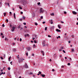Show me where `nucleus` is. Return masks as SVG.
I'll use <instances>...</instances> for the list:
<instances>
[{
	"label": "nucleus",
	"mask_w": 78,
	"mask_h": 78,
	"mask_svg": "<svg viewBox=\"0 0 78 78\" xmlns=\"http://www.w3.org/2000/svg\"><path fill=\"white\" fill-rule=\"evenodd\" d=\"M40 11L41 13H43L45 11V10H43V9L41 8L40 9Z\"/></svg>",
	"instance_id": "obj_1"
},
{
	"label": "nucleus",
	"mask_w": 78,
	"mask_h": 78,
	"mask_svg": "<svg viewBox=\"0 0 78 78\" xmlns=\"http://www.w3.org/2000/svg\"><path fill=\"white\" fill-rule=\"evenodd\" d=\"M23 60H24V59H23V58H21L19 60V62H23Z\"/></svg>",
	"instance_id": "obj_2"
},
{
	"label": "nucleus",
	"mask_w": 78,
	"mask_h": 78,
	"mask_svg": "<svg viewBox=\"0 0 78 78\" xmlns=\"http://www.w3.org/2000/svg\"><path fill=\"white\" fill-rule=\"evenodd\" d=\"M54 58V59H56L57 58H58V56H57V55L56 54H55L54 55H53Z\"/></svg>",
	"instance_id": "obj_3"
},
{
	"label": "nucleus",
	"mask_w": 78,
	"mask_h": 78,
	"mask_svg": "<svg viewBox=\"0 0 78 78\" xmlns=\"http://www.w3.org/2000/svg\"><path fill=\"white\" fill-rule=\"evenodd\" d=\"M16 28V27H13L12 28L11 30L12 31H14V30H15V29Z\"/></svg>",
	"instance_id": "obj_4"
},
{
	"label": "nucleus",
	"mask_w": 78,
	"mask_h": 78,
	"mask_svg": "<svg viewBox=\"0 0 78 78\" xmlns=\"http://www.w3.org/2000/svg\"><path fill=\"white\" fill-rule=\"evenodd\" d=\"M43 46V47H45V41H43V42L42 43Z\"/></svg>",
	"instance_id": "obj_5"
},
{
	"label": "nucleus",
	"mask_w": 78,
	"mask_h": 78,
	"mask_svg": "<svg viewBox=\"0 0 78 78\" xmlns=\"http://www.w3.org/2000/svg\"><path fill=\"white\" fill-rule=\"evenodd\" d=\"M72 13L73 14H77V13H76V12L75 11H73L72 12Z\"/></svg>",
	"instance_id": "obj_6"
},
{
	"label": "nucleus",
	"mask_w": 78,
	"mask_h": 78,
	"mask_svg": "<svg viewBox=\"0 0 78 78\" xmlns=\"http://www.w3.org/2000/svg\"><path fill=\"white\" fill-rule=\"evenodd\" d=\"M25 66V67H26V68H28V65L27 64V63H26Z\"/></svg>",
	"instance_id": "obj_7"
},
{
	"label": "nucleus",
	"mask_w": 78,
	"mask_h": 78,
	"mask_svg": "<svg viewBox=\"0 0 78 78\" xmlns=\"http://www.w3.org/2000/svg\"><path fill=\"white\" fill-rule=\"evenodd\" d=\"M41 53H42L43 56H44V51H41Z\"/></svg>",
	"instance_id": "obj_8"
},
{
	"label": "nucleus",
	"mask_w": 78,
	"mask_h": 78,
	"mask_svg": "<svg viewBox=\"0 0 78 78\" xmlns=\"http://www.w3.org/2000/svg\"><path fill=\"white\" fill-rule=\"evenodd\" d=\"M56 31L57 32H61V30L58 29H56Z\"/></svg>",
	"instance_id": "obj_9"
},
{
	"label": "nucleus",
	"mask_w": 78,
	"mask_h": 78,
	"mask_svg": "<svg viewBox=\"0 0 78 78\" xmlns=\"http://www.w3.org/2000/svg\"><path fill=\"white\" fill-rule=\"evenodd\" d=\"M27 50H28V51H29V50H31V48L30 47H28V48H27Z\"/></svg>",
	"instance_id": "obj_10"
},
{
	"label": "nucleus",
	"mask_w": 78,
	"mask_h": 78,
	"mask_svg": "<svg viewBox=\"0 0 78 78\" xmlns=\"http://www.w3.org/2000/svg\"><path fill=\"white\" fill-rule=\"evenodd\" d=\"M51 24H53V21L52 20H51Z\"/></svg>",
	"instance_id": "obj_11"
},
{
	"label": "nucleus",
	"mask_w": 78,
	"mask_h": 78,
	"mask_svg": "<svg viewBox=\"0 0 78 78\" xmlns=\"http://www.w3.org/2000/svg\"><path fill=\"white\" fill-rule=\"evenodd\" d=\"M13 16H14V19H16V13H14Z\"/></svg>",
	"instance_id": "obj_12"
},
{
	"label": "nucleus",
	"mask_w": 78,
	"mask_h": 78,
	"mask_svg": "<svg viewBox=\"0 0 78 78\" xmlns=\"http://www.w3.org/2000/svg\"><path fill=\"white\" fill-rule=\"evenodd\" d=\"M41 75L42 76V77H45V76L44 74H41Z\"/></svg>",
	"instance_id": "obj_13"
},
{
	"label": "nucleus",
	"mask_w": 78,
	"mask_h": 78,
	"mask_svg": "<svg viewBox=\"0 0 78 78\" xmlns=\"http://www.w3.org/2000/svg\"><path fill=\"white\" fill-rule=\"evenodd\" d=\"M34 36H35V37L36 38H37L38 37V36L37 35H35Z\"/></svg>",
	"instance_id": "obj_14"
},
{
	"label": "nucleus",
	"mask_w": 78,
	"mask_h": 78,
	"mask_svg": "<svg viewBox=\"0 0 78 78\" xmlns=\"http://www.w3.org/2000/svg\"><path fill=\"white\" fill-rule=\"evenodd\" d=\"M22 4L23 5L25 4V1H23L22 2Z\"/></svg>",
	"instance_id": "obj_15"
},
{
	"label": "nucleus",
	"mask_w": 78,
	"mask_h": 78,
	"mask_svg": "<svg viewBox=\"0 0 78 78\" xmlns=\"http://www.w3.org/2000/svg\"><path fill=\"white\" fill-rule=\"evenodd\" d=\"M13 51L14 52H16V49H13Z\"/></svg>",
	"instance_id": "obj_16"
},
{
	"label": "nucleus",
	"mask_w": 78,
	"mask_h": 78,
	"mask_svg": "<svg viewBox=\"0 0 78 78\" xmlns=\"http://www.w3.org/2000/svg\"><path fill=\"white\" fill-rule=\"evenodd\" d=\"M51 29H54L55 28V27L54 26L52 27L51 28H50Z\"/></svg>",
	"instance_id": "obj_17"
},
{
	"label": "nucleus",
	"mask_w": 78,
	"mask_h": 78,
	"mask_svg": "<svg viewBox=\"0 0 78 78\" xmlns=\"http://www.w3.org/2000/svg\"><path fill=\"white\" fill-rule=\"evenodd\" d=\"M58 28H59V29H61V26L58 25Z\"/></svg>",
	"instance_id": "obj_18"
},
{
	"label": "nucleus",
	"mask_w": 78,
	"mask_h": 78,
	"mask_svg": "<svg viewBox=\"0 0 78 78\" xmlns=\"http://www.w3.org/2000/svg\"><path fill=\"white\" fill-rule=\"evenodd\" d=\"M47 27H45V28L44 30H45L46 31H47Z\"/></svg>",
	"instance_id": "obj_19"
},
{
	"label": "nucleus",
	"mask_w": 78,
	"mask_h": 78,
	"mask_svg": "<svg viewBox=\"0 0 78 78\" xmlns=\"http://www.w3.org/2000/svg\"><path fill=\"white\" fill-rule=\"evenodd\" d=\"M72 52H74V49H72Z\"/></svg>",
	"instance_id": "obj_20"
},
{
	"label": "nucleus",
	"mask_w": 78,
	"mask_h": 78,
	"mask_svg": "<svg viewBox=\"0 0 78 78\" xmlns=\"http://www.w3.org/2000/svg\"><path fill=\"white\" fill-rule=\"evenodd\" d=\"M38 73L40 74L41 75V73H41V71H39L38 72Z\"/></svg>",
	"instance_id": "obj_21"
},
{
	"label": "nucleus",
	"mask_w": 78,
	"mask_h": 78,
	"mask_svg": "<svg viewBox=\"0 0 78 78\" xmlns=\"http://www.w3.org/2000/svg\"><path fill=\"white\" fill-rule=\"evenodd\" d=\"M58 38H61V37L58 36V37H57V39H58Z\"/></svg>",
	"instance_id": "obj_22"
},
{
	"label": "nucleus",
	"mask_w": 78,
	"mask_h": 78,
	"mask_svg": "<svg viewBox=\"0 0 78 78\" xmlns=\"http://www.w3.org/2000/svg\"><path fill=\"white\" fill-rule=\"evenodd\" d=\"M4 16H6V13L4 12Z\"/></svg>",
	"instance_id": "obj_23"
},
{
	"label": "nucleus",
	"mask_w": 78,
	"mask_h": 78,
	"mask_svg": "<svg viewBox=\"0 0 78 78\" xmlns=\"http://www.w3.org/2000/svg\"><path fill=\"white\" fill-rule=\"evenodd\" d=\"M8 70H9L11 69V68H10V67H8Z\"/></svg>",
	"instance_id": "obj_24"
},
{
	"label": "nucleus",
	"mask_w": 78,
	"mask_h": 78,
	"mask_svg": "<svg viewBox=\"0 0 78 78\" xmlns=\"http://www.w3.org/2000/svg\"><path fill=\"white\" fill-rule=\"evenodd\" d=\"M19 8L20 9H22V8L20 6L19 7Z\"/></svg>",
	"instance_id": "obj_25"
},
{
	"label": "nucleus",
	"mask_w": 78,
	"mask_h": 78,
	"mask_svg": "<svg viewBox=\"0 0 78 78\" xmlns=\"http://www.w3.org/2000/svg\"><path fill=\"white\" fill-rule=\"evenodd\" d=\"M34 43H37V41L36 40H34Z\"/></svg>",
	"instance_id": "obj_26"
},
{
	"label": "nucleus",
	"mask_w": 78,
	"mask_h": 78,
	"mask_svg": "<svg viewBox=\"0 0 78 78\" xmlns=\"http://www.w3.org/2000/svg\"><path fill=\"white\" fill-rule=\"evenodd\" d=\"M61 49L62 50V49H64V48H63V47H61Z\"/></svg>",
	"instance_id": "obj_27"
},
{
	"label": "nucleus",
	"mask_w": 78,
	"mask_h": 78,
	"mask_svg": "<svg viewBox=\"0 0 78 78\" xmlns=\"http://www.w3.org/2000/svg\"><path fill=\"white\" fill-rule=\"evenodd\" d=\"M22 18L23 19H25V16H23Z\"/></svg>",
	"instance_id": "obj_28"
},
{
	"label": "nucleus",
	"mask_w": 78,
	"mask_h": 78,
	"mask_svg": "<svg viewBox=\"0 0 78 78\" xmlns=\"http://www.w3.org/2000/svg\"><path fill=\"white\" fill-rule=\"evenodd\" d=\"M10 27H11V28H12V25H11V24L9 25Z\"/></svg>",
	"instance_id": "obj_29"
},
{
	"label": "nucleus",
	"mask_w": 78,
	"mask_h": 78,
	"mask_svg": "<svg viewBox=\"0 0 78 78\" xmlns=\"http://www.w3.org/2000/svg\"><path fill=\"white\" fill-rule=\"evenodd\" d=\"M63 53H66V51H64V50H63Z\"/></svg>",
	"instance_id": "obj_30"
},
{
	"label": "nucleus",
	"mask_w": 78,
	"mask_h": 78,
	"mask_svg": "<svg viewBox=\"0 0 78 78\" xmlns=\"http://www.w3.org/2000/svg\"><path fill=\"white\" fill-rule=\"evenodd\" d=\"M1 58V59H3V57H0Z\"/></svg>",
	"instance_id": "obj_31"
},
{
	"label": "nucleus",
	"mask_w": 78,
	"mask_h": 78,
	"mask_svg": "<svg viewBox=\"0 0 78 78\" xmlns=\"http://www.w3.org/2000/svg\"><path fill=\"white\" fill-rule=\"evenodd\" d=\"M7 5H8V6H9V3H7Z\"/></svg>",
	"instance_id": "obj_32"
},
{
	"label": "nucleus",
	"mask_w": 78,
	"mask_h": 78,
	"mask_svg": "<svg viewBox=\"0 0 78 78\" xmlns=\"http://www.w3.org/2000/svg\"><path fill=\"white\" fill-rule=\"evenodd\" d=\"M67 65H68V66H70V63H68Z\"/></svg>",
	"instance_id": "obj_33"
},
{
	"label": "nucleus",
	"mask_w": 78,
	"mask_h": 78,
	"mask_svg": "<svg viewBox=\"0 0 78 78\" xmlns=\"http://www.w3.org/2000/svg\"><path fill=\"white\" fill-rule=\"evenodd\" d=\"M51 15L52 16H54V13H52V14H51Z\"/></svg>",
	"instance_id": "obj_34"
},
{
	"label": "nucleus",
	"mask_w": 78,
	"mask_h": 78,
	"mask_svg": "<svg viewBox=\"0 0 78 78\" xmlns=\"http://www.w3.org/2000/svg\"><path fill=\"white\" fill-rule=\"evenodd\" d=\"M12 62H10V64H11V65H12Z\"/></svg>",
	"instance_id": "obj_35"
},
{
	"label": "nucleus",
	"mask_w": 78,
	"mask_h": 78,
	"mask_svg": "<svg viewBox=\"0 0 78 78\" xmlns=\"http://www.w3.org/2000/svg\"><path fill=\"white\" fill-rule=\"evenodd\" d=\"M35 25H37V23H35Z\"/></svg>",
	"instance_id": "obj_36"
},
{
	"label": "nucleus",
	"mask_w": 78,
	"mask_h": 78,
	"mask_svg": "<svg viewBox=\"0 0 78 78\" xmlns=\"http://www.w3.org/2000/svg\"><path fill=\"white\" fill-rule=\"evenodd\" d=\"M48 37H51V36H50V35H48Z\"/></svg>",
	"instance_id": "obj_37"
},
{
	"label": "nucleus",
	"mask_w": 78,
	"mask_h": 78,
	"mask_svg": "<svg viewBox=\"0 0 78 78\" xmlns=\"http://www.w3.org/2000/svg\"><path fill=\"white\" fill-rule=\"evenodd\" d=\"M6 21L7 22H8V19H6Z\"/></svg>",
	"instance_id": "obj_38"
},
{
	"label": "nucleus",
	"mask_w": 78,
	"mask_h": 78,
	"mask_svg": "<svg viewBox=\"0 0 78 78\" xmlns=\"http://www.w3.org/2000/svg\"><path fill=\"white\" fill-rule=\"evenodd\" d=\"M43 16H42L41 17V19H43Z\"/></svg>",
	"instance_id": "obj_39"
},
{
	"label": "nucleus",
	"mask_w": 78,
	"mask_h": 78,
	"mask_svg": "<svg viewBox=\"0 0 78 78\" xmlns=\"http://www.w3.org/2000/svg\"><path fill=\"white\" fill-rule=\"evenodd\" d=\"M26 36H29V34H27Z\"/></svg>",
	"instance_id": "obj_40"
},
{
	"label": "nucleus",
	"mask_w": 78,
	"mask_h": 78,
	"mask_svg": "<svg viewBox=\"0 0 78 78\" xmlns=\"http://www.w3.org/2000/svg\"><path fill=\"white\" fill-rule=\"evenodd\" d=\"M26 54L27 56H28V52H26Z\"/></svg>",
	"instance_id": "obj_41"
},
{
	"label": "nucleus",
	"mask_w": 78,
	"mask_h": 78,
	"mask_svg": "<svg viewBox=\"0 0 78 78\" xmlns=\"http://www.w3.org/2000/svg\"><path fill=\"white\" fill-rule=\"evenodd\" d=\"M61 23H64V22L62 21H61Z\"/></svg>",
	"instance_id": "obj_42"
},
{
	"label": "nucleus",
	"mask_w": 78,
	"mask_h": 78,
	"mask_svg": "<svg viewBox=\"0 0 78 78\" xmlns=\"http://www.w3.org/2000/svg\"><path fill=\"white\" fill-rule=\"evenodd\" d=\"M2 73H0V76H1V75H2Z\"/></svg>",
	"instance_id": "obj_43"
},
{
	"label": "nucleus",
	"mask_w": 78,
	"mask_h": 78,
	"mask_svg": "<svg viewBox=\"0 0 78 78\" xmlns=\"http://www.w3.org/2000/svg\"><path fill=\"white\" fill-rule=\"evenodd\" d=\"M9 14H11V15H12V12H10Z\"/></svg>",
	"instance_id": "obj_44"
},
{
	"label": "nucleus",
	"mask_w": 78,
	"mask_h": 78,
	"mask_svg": "<svg viewBox=\"0 0 78 78\" xmlns=\"http://www.w3.org/2000/svg\"><path fill=\"white\" fill-rule=\"evenodd\" d=\"M20 42H21V41H22V39L21 38H20Z\"/></svg>",
	"instance_id": "obj_45"
},
{
	"label": "nucleus",
	"mask_w": 78,
	"mask_h": 78,
	"mask_svg": "<svg viewBox=\"0 0 78 78\" xmlns=\"http://www.w3.org/2000/svg\"><path fill=\"white\" fill-rule=\"evenodd\" d=\"M2 27H5V25H4V24H3L2 25Z\"/></svg>",
	"instance_id": "obj_46"
},
{
	"label": "nucleus",
	"mask_w": 78,
	"mask_h": 78,
	"mask_svg": "<svg viewBox=\"0 0 78 78\" xmlns=\"http://www.w3.org/2000/svg\"><path fill=\"white\" fill-rule=\"evenodd\" d=\"M11 58V57H10L9 58V59H10Z\"/></svg>",
	"instance_id": "obj_47"
},
{
	"label": "nucleus",
	"mask_w": 78,
	"mask_h": 78,
	"mask_svg": "<svg viewBox=\"0 0 78 78\" xmlns=\"http://www.w3.org/2000/svg\"><path fill=\"white\" fill-rule=\"evenodd\" d=\"M72 37L73 38H74V35H73L72 36Z\"/></svg>",
	"instance_id": "obj_48"
},
{
	"label": "nucleus",
	"mask_w": 78,
	"mask_h": 78,
	"mask_svg": "<svg viewBox=\"0 0 78 78\" xmlns=\"http://www.w3.org/2000/svg\"><path fill=\"white\" fill-rule=\"evenodd\" d=\"M64 14H67V12H64Z\"/></svg>",
	"instance_id": "obj_49"
},
{
	"label": "nucleus",
	"mask_w": 78,
	"mask_h": 78,
	"mask_svg": "<svg viewBox=\"0 0 78 78\" xmlns=\"http://www.w3.org/2000/svg\"><path fill=\"white\" fill-rule=\"evenodd\" d=\"M20 14H23V12H20Z\"/></svg>",
	"instance_id": "obj_50"
},
{
	"label": "nucleus",
	"mask_w": 78,
	"mask_h": 78,
	"mask_svg": "<svg viewBox=\"0 0 78 78\" xmlns=\"http://www.w3.org/2000/svg\"><path fill=\"white\" fill-rule=\"evenodd\" d=\"M52 71H53V72H54L55 71V69H52Z\"/></svg>",
	"instance_id": "obj_51"
},
{
	"label": "nucleus",
	"mask_w": 78,
	"mask_h": 78,
	"mask_svg": "<svg viewBox=\"0 0 78 78\" xmlns=\"http://www.w3.org/2000/svg\"><path fill=\"white\" fill-rule=\"evenodd\" d=\"M23 24H24V25H26V23H23Z\"/></svg>",
	"instance_id": "obj_52"
},
{
	"label": "nucleus",
	"mask_w": 78,
	"mask_h": 78,
	"mask_svg": "<svg viewBox=\"0 0 78 78\" xmlns=\"http://www.w3.org/2000/svg\"><path fill=\"white\" fill-rule=\"evenodd\" d=\"M45 23V21H44V22H43V23L44 24V23Z\"/></svg>",
	"instance_id": "obj_53"
},
{
	"label": "nucleus",
	"mask_w": 78,
	"mask_h": 78,
	"mask_svg": "<svg viewBox=\"0 0 78 78\" xmlns=\"http://www.w3.org/2000/svg\"><path fill=\"white\" fill-rule=\"evenodd\" d=\"M24 36L25 37H27V35H25Z\"/></svg>",
	"instance_id": "obj_54"
},
{
	"label": "nucleus",
	"mask_w": 78,
	"mask_h": 78,
	"mask_svg": "<svg viewBox=\"0 0 78 78\" xmlns=\"http://www.w3.org/2000/svg\"><path fill=\"white\" fill-rule=\"evenodd\" d=\"M12 45H15V43H13Z\"/></svg>",
	"instance_id": "obj_55"
},
{
	"label": "nucleus",
	"mask_w": 78,
	"mask_h": 78,
	"mask_svg": "<svg viewBox=\"0 0 78 78\" xmlns=\"http://www.w3.org/2000/svg\"><path fill=\"white\" fill-rule=\"evenodd\" d=\"M62 51V49H61L59 50V51Z\"/></svg>",
	"instance_id": "obj_56"
},
{
	"label": "nucleus",
	"mask_w": 78,
	"mask_h": 78,
	"mask_svg": "<svg viewBox=\"0 0 78 78\" xmlns=\"http://www.w3.org/2000/svg\"><path fill=\"white\" fill-rule=\"evenodd\" d=\"M4 58H5V54H4Z\"/></svg>",
	"instance_id": "obj_57"
},
{
	"label": "nucleus",
	"mask_w": 78,
	"mask_h": 78,
	"mask_svg": "<svg viewBox=\"0 0 78 78\" xmlns=\"http://www.w3.org/2000/svg\"><path fill=\"white\" fill-rule=\"evenodd\" d=\"M30 75L33 74V73H30Z\"/></svg>",
	"instance_id": "obj_58"
},
{
	"label": "nucleus",
	"mask_w": 78,
	"mask_h": 78,
	"mask_svg": "<svg viewBox=\"0 0 78 78\" xmlns=\"http://www.w3.org/2000/svg\"><path fill=\"white\" fill-rule=\"evenodd\" d=\"M34 39H35V38H34V37H33V38H32L33 40H34Z\"/></svg>",
	"instance_id": "obj_59"
},
{
	"label": "nucleus",
	"mask_w": 78,
	"mask_h": 78,
	"mask_svg": "<svg viewBox=\"0 0 78 78\" xmlns=\"http://www.w3.org/2000/svg\"><path fill=\"white\" fill-rule=\"evenodd\" d=\"M64 67V66H61V67H62V68H63Z\"/></svg>",
	"instance_id": "obj_60"
},
{
	"label": "nucleus",
	"mask_w": 78,
	"mask_h": 78,
	"mask_svg": "<svg viewBox=\"0 0 78 78\" xmlns=\"http://www.w3.org/2000/svg\"><path fill=\"white\" fill-rule=\"evenodd\" d=\"M38 5H40L41 4V3L40 2H39L38 4Z\"/></svg>",
	"instance_id": "obj_61"
},
{
	"label": "nucleus",
	"mask_w": 78,
	"mask_h": 78,
	"mask_svg": "<svg viewBox=\"0 0 78 78\" xmlns=\"http://www.w3.org/2000/svg\"><path fill=\"white\" fill-rule=\"evenodd\" d=\"M34 54H33L32 55V56H34Z\"/></svg>",
	"instance_id": "obj_62"
},
{
	"label": "nucleus",
	"mask_w": 78,
	"mask_h": 78,
	"mask_svg": "<svg viewBox=\"0 0 78 78\" xmlns=\"http://www.w3.org/2000/svg\"><path fill=\"white\" fill-rule=\"evenodd\" d=\"M34 47H36L35 44H34Z\"/></svg>",
	"instance_id": "obj_63"
},
{
	"label": "nucleus",
	"mask_w": 78,
	"mask_h": 78,
	"mask_svg": "<svg viewBox=\"0 0 78 78\" xmlns=\"http://www.w3.org/2000/svg\"><path fill=\"white\" fill-rule=\"evenodd\" d=\"M61 60H62V61H63V60H64V59L62 58V59H61Z\"/></svg>",
	"instance_id": "obj_64"
}]
</instances>
